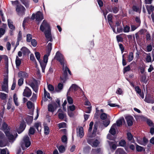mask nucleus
<instances>
[{
  "mask_svg": "<svg viewBox=\"0 0 154 154\" xmlns=\"http://www.w3.org/2000/svg\"><path fill=\"white\" fill-rule=\"evenodd\" d=\"M135 91L137 94H140V92H141V89H140V87L138 86L135 87Z\"/></svg>",
  "mask_w": 154,
  "mask_h": 154,
  "instance_id": "62",
  "label": "nucleus"
},
{
  "mask_svg": "<svg viewBox=\"0 0 154 154\" xmlns=\"http://www.w3.org/2000/svg\"><path fill=\"white\" fill-rule=\"evenodd\" d=\"M1 129L4 132L8 130H10V128L6 123L4 122L2 123Z\"/></svg>",
  "mask_w": 154,
  "mask_h": 154,
  "instance_id": "10",
  "label": "nucleus"
},
{
  "mask_svg": "<svg viewBox=\"0 0 154 154\" xmlns=\"http://www.w3.org/2000/svg\"><path fill=\"white\" fill-rule=\"evenodd\" d=\"M29 85L32 88L33 90L36 93H37L38 91V88L36 86L34 83L32 82Z\"/></svg>",
  "mask_w": 154,
  "mask_h": 154,
  "instance_id": "18",
  "label": "nucleus"
},
{
  "mask_svg": "<svg viewBox=\"0 0 154 154\" xmlns=\"http://www.w3.org/2000/svg\"><path fill=\"white\" fill-rule=\"evenodd\" d=\"M78 133L79 136L81 138H82L84 135V131L83 128L81 127H80Z\"/></svg>",
  "mask_w": 154,
  "mask_h": 154,
  "instance_id": "19",
  "label": "nucleus"
},
{
  "mask_svg": "<svg viewBox=\"0 0 154 154\" xmlns=\"http://www.w3.org/2000/svg\"><path fill=\"white\" fill-rule=\"evenodd\" d=\"M103 122L104 126L106 127L109 125L110 121L109 119H106L103 121Z\"/></svg>",
  "mask_w": 154,
  "mask_h": 154,
  "instance_id": "45",
  "label": "nucleus"
},
{
  "mask_svg": "<svg viewBox=\"0 0 154 154\" xmlns=\"http://www.w3.org/2000/svg\"><path fill=\"white\" fill-rule=\"evenodd\" d=\"M20 50L22 51L23 55H25L30 52L29 50L25 47H22Z\"/></svg>",
  "mask_w": 154,
  "mask_h": 154,
  "instance_id": "12",
  "label": "nucleus"
},
{
  "mask_svg": "<svg viewBox=\"0 0 154 154\" xmlns=\"http://www.w3.org/2000/svg\"><path fill=\"white\" fill-rule=\"evenodd\" d=\"M31 19L32 20L35 19L36 21L40 22L43 19V15L41 12L38 11L35 14L34 13L32 14Z\"/></svg>",
  "mask_w": 154,
  "mask_h": 154,
  "instance_id": "3",
  "label": "nucleus"
},
{
  "mask_svg": "<svg viewBox=\"0 0 154 154\" xmlns=\"http://www.w3.org/2000/svg\"><path fill=\"white\" fill-rule=\"evenodd\" d=\"M109 132L112 135H114L116 134V130L112 126L109 131Z\"/></svg>",
  "mask_w": 154,
  "mask_h": 154,
  "instance_id": "43",
  "label": "nucleus"
},
{
  "mask_svg": "<svg viewBox=\"0 0 154 154\" xmlns=\"http://www.w3.org/2000/svg\"><path fill=\"white\" fill-rule=\"evenodd\" d=\"M13 98L14 101L15 105L17 106H18L19 104L17 101L18 98L16 94H14L13 96Z\"/></svg>",
  "mask_w": 154,
  "mask_h": 154,
  "instance_id": "33",
  "label": "nucleus"
},
{
  "mask_svg": "<svg viewBox=\"0 0 154 154\" xmlns=\"http://www.w3.org/2000/svg\"><path fill=\"white\" fill-rule=\"evenodd\" d=\"M61 140L63 143H66L67 141V137L66 135H64L61 137Z\"/></svg>",
  "mask_w": 154,
  "mask_h": 154,
  "instance_id": "64",
  "label": "nucleus"
},
{
  "mask_svg": "<svg viewBox=\"0 0 154 154\" xmlns=\"http://www.w3.org/2000/svg\"><path fill=\"white\" fill-rule=\"evenodd\" d=\"M52 44L49 42L47 46V54H50L52 49Z\"/></svg>",
  "mask_w": 154,
  "mask_h": 154,
  "instance_id": "21",
  "label": "nucleus"
},
{
  "mask_svg": "<svg viewBox=\"0 0 154 154\" xmlns=\"http://www.w3.org/2000/svg\"><path fill=\"white\" fill-rule=\"evenodd\" d=\"M127 137L129 141H131L133 138V136L131 133L130 132H128L127 133Z\"/></svg>",
  "mask_w": 154,
  "mask_h": 154,
  "instance_id": "44",
  "label": "nucleus"
},
{
  "mask_svg": "<svg viewBox=\"0 0 154 154\" xmlns=\"http://www.w3.org/2000/svg\"><path fill=\"white\" fill-rule=\"evenodd\" d=\"M91 147L89 146H85L83 149V152L85 153H88L90 152Z\"/></svg>",
  "mask_w": 154,
  "mask_h": 154,
  "instance_id": "26",
  "label": "nucleus"
},
{
  "mask_svg": "<svg viewBox=\"0 0 154 154\" xmlns=\"http://www.w3.org/2000/svg\"><path fill=\"white\" fill-rule=\"evenodd\" d=\"M31 43L32 46L35 47L37 45V42L36 40L35 39H32L31 41Z\"/></svg>",
  "mask_w": 154,
  "mask_h": 154,
  "instance_id": "53",
  "label": "nucleus"
},
{
  "mask_svg": "<svg viewBox=\"0 0 154 154\" xmlns=\"http://www.w3.org/2000/svg\"><path fill=\"white\" fill-rule=\"evenodd\" d=\"M58 61L60 62L61 65L62 66L63 68H64L65 66V60L64 58H63L62 59L60 60L59 61Z\"/></svg>",
  "mask_w": 154,
  "mask_h": 154,
  "instance_id": "59",
  "label": "nucleus"
},
{
  "mask_svg": "<svg viewBox=\"0 0 154 154\" xmlns=\"http://www.w3.org/2000/svg\"><path fill=\"white\" fill-rule=\"evenodd\" d=\"M23 78H20L18 80V84L19 86H21L23 85Z\"/></svg>",
  "mask_w": 154,
  "mask_h": 154,
  "instance_id": "56",
  "label": "nucleus"
},
{
  "mask_svg": "<svg viewBox=\"0 0 154 154\" xmlns=\"http://www.w3.org/2000/svg\"><path fill=\"white\" fill-rule=\"evenodd\" d=\"M35 54L36 59L39 61L40 58V54L38 52H36L35 53Z\"/></svg>",
  "mask_w": 154,
  "mask_h": 154,
  "instance_id": "60",
  "label": "nucleus"
},
{
  "mask_svg": "<svg viewBox=\"0 0 154 154\" xmlns=\"http://www.w3.org/2000/svg\"><path fill=\"white\" fill-rule=\"evenodd\" d=\"M147 124L149 126H154V124L152 121L149 119H147L146 121Z\"/></svg>",
  "mask_w": 154,
  "mask_h": 154,
  "instance_id": "40",
  "label": "nucleus"
},
{
  "mask_svg": "<svg viewBox=\"0 0 154 154\" xmlns=\"http://www.w3.org/2000/svg\"><path fill=\"white\" fill-rule=\"evenodd\" d=\"M40 30L42 32H44L46 38L48 40L47 43L48 41L52 42L53 41L52 36L51 32V29L50 25L45 20H44L41 24Z\"/></svg>",
  "mask_w": 154,
  "mask_h": 154,
  "instance_id": "1",
  "label": "nucleus"
},
{
  "mask_svg": "<svg viewBox=\"0 0 154 154\" xmlns=\"http://www.w3.org/2000/svg\"><path fill=\"white\" fill-rule=\"evenodd\" d=\"M5 30L3 28H0V38L5 34Z\"/></svg>",
  "mask_w": 154,
  "mask_h": 154,
  "instance_id": "57",
  "label": "nucleus"
},
{
  "mask_svg": "<svg viewBox=\"0 0 154 154\" xmlns=\"http://www.w3.org/2000/svg\"><path fill=\"white\" fill-rule=\"evenodd\" d=\"M70 88H72L75 91H77L79 88L80 89V87L75 84H72L70 87Z\"/></svg>",
  "mask_w": 154,
  "mask_h": 154,
  "instance_id": "35",
  "label": "nucleus"
},
{
  "mask_svg": "<svg viewBox=\"0 0 154 154\" xmlns=\"http://www.w3.org/2000/svg\"><path fill=\"white\" fill-rule=\"evenodd\" d=\"M4 56V60L6 62L5 66L7 67V74H8V57L6 55H5Z\"/></svg>",
  "mask_w": 154,
  "mask_h": 154,
  "instance_id": "25",
  "label": "nucleus"
},
{
  "mask_svg": "<svg viewBox=\"0 0 154 154\" xmlns=\"http://www.w3.org/2000/svg\"><path fill=\"white\" fill-rule=\"evenodd\" d=\"M146 7L147 10L153 11L154 10V7L152 5H146Z\"/></svg>",
  "mask_w": 154,
  "mask_h": 154,
  "instance_id": "42",
  "label": "nucleus"
},
{
  "mask_svg": "<svg viewBox=\"0 0 154 154\" xmlns=\"http://www.w3.org/2000/svg\"><path fill=\"white\" fill-rule=\"evenodd\" d=\"M32 38V35L30 34H28L26 35V41L28 42H30Z\"/></svg>",
  "mask_w": 154,
  "mask_h": 154,
  "instance_id": "36",
  "label": "nucleus"
},
{
  "mask_svg": "<svg viewBox=\"0 0 154 154\" xmlns=\"http://www.w3.org/2000/svg\"><path fill=\"white\" fill-rule=\"evenodd\" d=\"M58 150L60 153H63L65 151V148L63 145L60 146L58 148Z\"/></svg>",
  "mask_w": 154,
  "mask_h": 154,
  "instance_id": "31",
  "label": "nucleus"
},
{
  "mask_svg": "<svg viewBox=\"0 0 154 154\" xmlns=\"http://www.w3.org/2000/svg\"><path fill=\"white\" fill-rule=\"evenodd\" d=\"M16 9L17 13V14L19 16H22L25 14L26 9L25 8L21 5H17Z\"/></svg>",
  "mask_w": 154,
  "mask_h": 154,
  "instance_id": "4",
  "label": "nucleus"
},
{
  "mask_svg": "<svg viewBox=\"0 0 154 154\" xmlns=\"http://www.w3.org/2000/svg\"><path fill=\"white\" fill-rule=\"evenodd\" d=\"M33 117L32 116L27 115L26 118L25 120L28 125H30L32 122Z\"/></svg>",
  "mask_w": 154,
  "mask_h": 154,
  "instance_id": "9",
  "label": "nucleus"
},
{
  "mask_svg": "<svg viewBox=\"0 0 154 154\" xmlns=\"http://www.w3.org/2000/svg\"><path fill=\"white\" fill-rule=\"evenodd\" d=\"M50 54H45L43 57L44 62L46 63L48 61V57L49 56Z\"/></svg>",
  "mask_w": 154,
  "mask_h": 154,
  "instance_id": "37",
  "label": "nucleus"
},
{
  "mask_svg": "<svg viewBox=\"0 0 154 154\" xmlns=\"http://www.w3.org/2000/svg\"><path fill=\"white\" fill-rule=\"evenodd\" d=\"M18 76L20 78H26L28 76V75L27 73L24 72L20 71L18 74Z\"/></svg>",
  "mask_w": 154,
  "mask_h": 154,
  "instance_id": "13",
  "label": "nucleus"
},
{
  "mask_svg": "<svg viewBox=\"0 0 154 154\" xmlns=\"http://www.w3.org/2000/svg\"><path fill=\"white\" fill-rule=\"evenodd\" d=\"M130 26L128 25H126L124 27L123 31L125 32H128L130 31Z\"/></svg>",
  "mask_w": 154,
  "mask_h": 154,
  "instance_id": "49",
  "label": "nucleus"
},
{
  "mask_svg": "<svg viewBox=\"0 0 154 154\" xmlns=\"http://www.w3.org/2000/svg\"><path fill=\"white\" fill-rule=\"evenodd\" d=\"M56 57L57 60L58 61H59L60 60L63 58V55L59 51H57V52L56 55Z\"/></svg>",
  "mask_w": 154,
  "mask_h": 154,
  "instance_id": "20",
  "label": "nucleus"
},
{
  "mask_svg": "<svg viewBox=\"0 0 154 154\" xmlns=\"http://www.w3.org/2000/svg\"><path fill=\"white\" fill-rule=\"evenodd\" d=\"M32 94L31 90L28 87H26L23 93V96L26 97H29Z\"/></svg>",
  "mask_w": 154,
  "mask_h": 154,
  "instance_id": "8",
  "label": "nucleus"
},
{
  "mask_svg": "<svg viewBox=\"0 0 154 154\" xmlns=\"http://www.w3.org/2000/svg\"><path fill=\"white\" fill-rule=\"evenodd\" d=\"M109 144L110 147L111 149H113V150H115L117 147L116 145L114 144V142L112 141H109Z\"/></svg>",
  "mask_w": 154,
  "mask_h": 154,
  "instance_id": "22",
  "label": "nucleus"
},
{
  "mask_svg": "<svg viewBox=\"0 0 154 154\" xmlns=\"http://www.w3.org/2000/svg\"><path fill=\"white\" fill-rule=\"evenodd\" d=\"M6 136L8 139L10 140H12L14 138L13 135L10 132V130H8L4 132Z\"/></svg>",
  "mask_w": 154,
  "mask_h": 154,
  "instance_id": "11",
  "label": "nucleus"
},
{
  "mask_svg": "<svg viewBox=\"0 0 154 154\" xmlns=\"http://www.w3.org/2000/svg\"><path fill=\"white\" fill-rule=\"evenodd\" d=\"M131 70V68L130 65H128L127 66L125 67L124 68V72L125 73L127 72L130 71Z\"/></svg>",
  "mask_w": 154,
  "mask_h": 154,
  "instance_id": "54",
  "label": "nucleus"
},
{
  "mask_svg": "<svg viewBox=\"0 0 154 154\" xmlns=\"http://www.w3.org/2000/svg\"><path fill=\"white\" fill-rule=\"evenodd\" d=\"M2 90L8 92V85H2Z\"/></svg>",
  "mask_w": 154,
  "mask_h": 154,
  "instance_id": "32",
  "label": "nucleus"
},
{
  "mask_svg": "<svg viewBox=\"0 0 154 154\" xmlns=\"http://www.w3.org/2000/svg\"><path fill=\"white\" fill-rule=\"evenodd\" d=\"M27 108L29 109L32 108V103L30 101H28L27 103Z\"/></svg>",
  "mask_w": 154,
  "mask_h": 154,
  "instance_id": "55",
  "label": "nucleus"
},
{
  "mask_svg": "<svg viewBox=\"0 0 154 154\" xmlns=\"http://www.w3.org/2000/svg\"><path fill=\"white\" fill-rule=\"evenodd\" d=\"M133 53L132 52H130L128 56V61L129 62L131 61L133 59Z\"/></svg>",
  "mask_w": 154,
  "mask_h": 154,
  "instance_id": "28",
  "label": "nucleus"
},
{
  "mask_svg": "<svg viewBox=\"0 0 154 154\" xmlns=\"http://www.w3.org/2000/svg\"><path fill=\"white\" fill-rule=\"evenodd\" d=\"M113 17L112 14H109L107 16L108 21L109 23H113L112 20V18Z\"/></svg>",
  "mask_w": 154,
  "mask_h": 154,
  "instance_id": "30",
  "label": "nucleus"
},
{
  "mask_svg": "<svg viewBox=\"0 0 154 154\" xmlns=\"http://www.w3.org/2000/svg\"><path fill=\"white\" fill-rule=\"evenodd\" d=\"M101 151L100 148H98L97 149H92V152L93 154H99L100 153Z\"/></svg>",
  "mask_w": 154,
  "mask_h": 154,
  "instance_id": "23",
  "label": "nucleus"
},
{
  "mask_svg": "<svg viewBox=\"0 0 154 154\" xmlns=\"http://www.w3.org/2000/svg\"><path fill=\"white\" fill-rule=\"evenodd\" d=\"M119 145L120 146H125L126 145V142L125 140H122L119 142Z\"/></svg>",
  "mask_w": 154,
  "mask_h": 154,
  "instance_id": "39",
  "label": "nucleus"
},
{
  "mask_svg": "<svg viewBox=\"0 0 154 154\" xmlns=\"http://www.w3.org/2000/svg\"><path fill=\"white\" fill-rule=\"evenodd\" d=\"M63 87V83H58L57 85V88L58 90H57V88H55V91H59L61 90H62Z\"/></svg>",
  "mask_w": 154,
  "mask_h": 154,
  "instance_id": "24",
  "label": "nucleus"
},
{
  "mask_svg": "<svg viewBox=\"0 0 154 154\" xmlns=\"http://www.w3.org/2000/svg\"><path fill=\"white\" fill-rule=\"evenodd\" d=\"M44 134L45 135H47L49 134L50 132V130L49 128L47 125V124H44Z\"/></svg>",
  "mask_w": 154,
  "mask_h": 154,
  "instance_id": "16",
  "label": "nucleus"
},
{
  "mask_svg": "<svg viewBox=\"0 0 154 154\" xmlns=\"http://www.w3.org/2000/svg\"><path fill=\"white\" fill-rule=\"evenodd\" d=\"M128 125L129 126H132L133 124V121L134 120L133 117L131 115H128L125 117Z\"/></svg>",
  "mask_w": 154,
  "mask_h": 154,
  "instance_id": "7",
  "label": "nucleus"
},
{
  "mask_svg": "<svg viewBox=\"0 0 154 154\" xmlns=\"http://www.w3.org/2000/svg\"><path fill=\"white\" fill-rule=\"evenodd\" d=\"M21 2L24 5L26 8L29 7V0H20Z\"/></svg>",
  "mask_w": 154,
  "mask_h": 154,
  "instance_id": "17",
  "label": "nucleus"
},
{
  "mask_svg": "<svg viewBox=\"0 0 154 154\" xmlns=\"http://www.w3.org/2000/svg\"><path fill=\"white\" fill-rule=\"evenodd\" d=\"M8 25L10 29H13L15 30V26L13 25V22L10 19L8 20Z\"/></svg>",
  "mask_w": 154,
  "mask_h": 154,
  "instance_id": "14",
  "label": "nucleus"
},
{
  "mask_svg": "<svg viewBox=\"0 0 154 154\" xmlns=\"http://www.w3.org/2000/svg\"><path fill=\"white\" fill-rule=\"evenodd\" d=\"M26 126V125L24 120H22L20 124V126L18 129H17V132L19 134H20L25 129Z\"/></svg>",
  "mask_w": 154,
  "mask_h": 154,
  "instance_id": "6",
  "label": "nucleus"
},
{
  "mask_svg": "<svg viewBox=\"0 0 154 154\" xmlns=\"http://www.w3.org/2000/svg\"><path fill=\"white\" fill-rule=\"evenodd\" d=\"M22 38V33L21 31H20L17 35V40L20 41Z\"/></svg>",
  "mask_w": 154,
  "mask_h": 154,
  "instance_id": "50",
  "label": "nucleus"
},
{
  "mask_svg": "<svg viewBox=\"0 0 154 154\" xmlns=\"http://www.w3.org/2000/svg\"><path fill=\"white\" fill-rule=\"evenodd\" d=\"M15 63L16 66H19L20 65L21 63V60L17 56L16 57Z\"/></svg>",
  "mask_w": 154,
  "mask_h": 154,
  "instance_id": "29",
  "label": "nucleus"
},
{
  "mask_svg": "<svg viewBox=\"0 0 154 154\" xmlns=\"http://www.w3.org/2000/svg\"><path fill=\"white\" fill-rule=\"evenodd\" d=\"M48 90L50 91H53L54 90V87L52 85L49 84L48 86Z\"/></svg>",
  "mask_w": 154,
  "mask_h": 154,
  "instance_id": "61",
  "label": "nucleus"
},
{
  "mask_svg": "<svg viewBox=\"0 0 154 154\" xmlns=\"http://www.w3.org/2000/svg\"><path fill=\"white\" fill-rule=\"evenodd\" d=\"M135 20L136 22L137 23V27L140 26L141 23V20L139 17H136L135 18Z\"/></svg>",
  "mask_w": 154,
  "mask_h": 154,
  "instance_id": "47",
  "label": "nucleus"
},
{
  "mask_svg": "<svg viewBox=\"0 0 154 154\" xmlns=\"http://www.w3.org/2000/svg\"><path fill=\"white\" fill-rule=\"evenodd\" d=\"M7 95L6 94L1 92L0 94V98L2 100H5L7 97Z\"/></svg>",
  "mask_w": 154,
  "mask_h": 154,
  "instance_id": "34",
  "label": "nucleus"
},
{
  "mask_svg": "<svg viewBox=\"0 0 154 154\" xmlns=\"http://www.w3.org/2000/svg\"><path fill=\"white\" fill-rule=\"evenodd\" d=\"M112 10L114 13L116 14L119 11V8L118 7L115 6L112 8Z\"/></svg>",
  "mask_w": 154,
  "mask_h": 154,
  "instance_id": "46",
  "label": "nucleus"
},
{
  "mask_svg": "<svg viewBox=\"0 0 154 154\" xmlns=\"http://www.w3.org/2000/svg\"><path fill=\"white\" fill-rule=\"evenodd\" d=\"M58 127L59 128L65 127L66 124L65 122L60 123L58 124Z\"/></svg>",
  "mask_w": 154,
  "mask_h": 154,
  "instance_id": "63",
  "label": "nucleus"
},
{
  "mask_svg": "<svg viewBox=\"0 0 154 154\" xmlns=\"http://www.w3.org/2000/svg\"><path fill=\"white\" fill-rule=\"evenodd\" d=\"M87 142L93 147H97L100 143L98 140L95 139L94 140L93 139H88L87 140Z\"/></svg>",
  "mask_w": 154,
  "mask_h": 154,
  "instance_id": "5",
  "label": "nucleus"
},
{
  "mask_svg": "<svg viewBox=\"0 0 154 154\" xmlns=\"http://www.w3.org/2000/svg\"><path fill=\"white\" fill-rule=\"evenodd\" d=\"M5 77V78L4 79V81L3 83L4 85H8V74L4 76Z\"/></svg>",
  "mask_w": 154,
  "mask_h": 154,
  "instance_id": "38",
  "label": "nucleus"
},
{
  "mask_svg": "<svg viewBox=\"0 0 154 154\" xmlns=\"http://www.w3.org/2000/svg\"><path fill=\"white\" fill-rule=\"evenodd\" d=\"M48 110L49 112H53L54 111V107L53 105L51 104H49L48 105Z\"/></svg>",
  "mask_w": 154,
  "mask_h": 154,
  "instance_id": "27",
  "label": "nucleus"
},
{
  "mask_svg": "<svg viewBox=\"0 0 154 154\" xmlns=\"http://www.w3.org/2000/svg\"><path fill=\"white\" fill-rule=\"evenodd\" d=\"M117 42H122L123 41V38L120 36V35H117L116 36Z\"/></svg>",
  "mask_w": 154,
  "mask_h": 154,
  "instance_id": "51",
  "label": "nucleus"
},
{
  "mask_svg": "<svg viewBox=\"0 0 154 154\" xmlns=\"http://www.w3.org/2000/svg\"><path fill=\"white\" fill-rule=\"evenodd\" d=\"M65 115H64L63 113H59L58 114V117L59 119L63 120V119Z\"/></svg>",
  "mask_w": 154,
  "mask_h": 154,
  "instance_id": "58",
  "label": "nucleus"
},
{
  "mask_svg": "<svg viewBox=\"0 0 154 154\" xmlns=\"http://www.w3.org/2000/svg\"><path fill=\"white\" fill-rule=\"evenodd\" d=\"M125 122V119L123 117L121 118L116 121V124L119 127L122 125V122Z\"/></svg>",
  "mask_w": 154,
  "mask_h": 154,
  "instance_id": "15",
  "label": "nucleus"
},
{
  "mask_svg": "<svg viewBox=\"0 0 154 154\" xmlns=\"http://www.w3.org/2000/svg\"><path fill=\"white\" fill-rule=\"evenodd\" d=\"M31 144L29 137L26 135L24 136L23 140L20 143V146L23 150H24L27 148L29 147Z\"/></svg>",
  "mask_w": 154,
  "mask_h": 154,
  "instance_id": "2",
  "label": "nucleus"
},
{
  "mask_svg": "<svg viewBox=\"0 0 154 154\" xmlns=\"http://www.w3.org/2000/svg\"><path fill=\"white\" fill-rule=\"evenodd\" d=\"M35 133V130L34 128L33 127H31L29 130V134L33 135Z\"/></svg>",
  "mask_w": 154,
  "mask_h": 154,
  "instance_id": "48",
  "label": "nucleus"
},
{
  "mask_svg": "<svg viewBox=\"0 0 154 154\" xmlns=\"http://www.w3.org/2000/svg\"><path fill=\"white\" fill-rule=\"evenodd\" d=\"M107 117V115L105 113H103L100 115V118L102 120H105Z\"/></svg>",
  "mask_w": 154,
  "mask_h": 154,
  "instance_id": "52",
  "label": "nucleus"
},
{
  "mask_svg": "<svg viewBox=\"0 0 154 154\" xmlns=\"http://www.w3.org/2000/svg\"><path fill=\"white\" fill-rule=\"evenodd\" d=\"M67 99L69 104H71L73 103V99L70 96H67Z\"/></svg>",
  "mask_w": 154,
  "mask_h": 154,
  "instance_id": "41",
  "label": "nucleus"
}]
</instances>
